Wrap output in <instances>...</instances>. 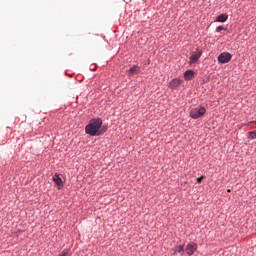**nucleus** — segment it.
Here are the masks:
<instances>
[{"instance_id": "15", "label": "nucleus", "mask_w": 256, "mask_h": 256, "mask_svg": "<svg viewBox=\"0 0 256 256\" xmlns=\"http://www.w3.org/2000/svg\"><path fill=\"white\" fill-rule=\"evenodd\" d=\"M203 179H205V176H200L197 178V183H202Z\"/></svg>"}, {"instance_id": "9", "label": "nucleus", "mask_w": 256, "mask_h": 256, "mask_svg": "<svg viewBox=\"0 0 256 256\" xmlns=\"http://www.w3.org/2000/svg\"><path fill=\"white\" fill-rule=\"evenodd\" d=\"M227 19H229V15L227 13L220 14L216 17L217 23H226Z\"/></svg>"}, {"instance_id": "7", "label": "nucleus", "mask_w": 256, "mask_h": 256, "mask_svg": "<svg viewBox=\"0 0 256 256\" xmlns=\"http://www.w3.org/2000/svg\"><path fill=\"white\" fill-rule=\"evenodd\" d=\"M52 181H54L55 185H57L58 189L63 188V179L59 176V174L55 173L52 177Z\"/></svg>"}, {"instance_id": "11", "label": "nucleus", "mask_w": 256, "mask_h": 256, "mask_svg": "<svg viewBox=\"0 0 256 256\" xmlns=\"http://www.w3.org/2000/svg\"><path fill=\"white\" fill-rule=\"evenodd\" d=\"M177 251L180 255H184L185 254V246L179 245Z\"/></svg>"}, {"instance_id": "3", "label": "nucleus", "mask_w": 256, "mask_h": 256, "mask_svg": "<svg viewBox=\"0 0 256 256\" xmlns=\"http://www.w3.org/2000/svg\"><path fill=\"white\" fill-rule=\"evenodd\" d=\"M233 59V55L229 52H222L220 55L217 57L218 63H221V65H225V63H229Z\"/></svg>"}, {"instance_id": "8", "label": "nucleus", "mask_w": 256, "mask_h": 256, "mask_svg": "<svg viewBox=\"0 0 256 256\" xmlns=\"http://www.w3.org/2000/svg\"><path fill=\"white\" fill-rule=\"evenodd\" d=\"M193 77H195V71H193V70H186L184 72V79H185V81H191V79H193Z\"/></svg>"}, {"instance_id": "10", "label": "nucleus", "mask_w": 256, "mask_h": 256, "mask_svg": "<svg viewBox=\"0 0 256 256\" xmlns=\"http://www.w3.org/2000/svg\"><path fill=\"white\" fill-rule=\"evenodd\" d=\"M139 66L138 65H134L132 66L129 70H128V75H137V73H139Z\"/></svg>"}, {"instance_id": "14", "label": "nucleus", "mask_w": 256, "mask_h": 256, "mask_svg": "<svg viewBox=\"0 0 256 256\" xmlns=\"http://www.w3.org/2000/svg\"><path fill=\"white\" fill-rule=\"evenodd\" d=\"M69 255V249H64L60 254L59 256H67Z\"/></svg>"}, {"instance_id": "17", "label": "nucleus", "mask_w": 256, "mask_h": 256, "mask_svg": "<svg viewBox=\"0 0 256 256\" xmlns=\"http://www.w3.org/2000/svg\"><path fill=\"white\" fill-rule=\"evenodd\" d=\"M227 193H231V189H227Z\"/></svg>"}, {"instance_id": "12", "label": "nucleus", "mask_w": 256, "mask_h": 256, "mask_svg": "<svg viewBox=\"0 0 256 256\" xmlns=\"http://www.w3.org/2000/svg\"><path fill=\"white\" fill-rule=\"evenodd\" d=\"M248 139H256V131L248 132Z\"/></svg>"}, {"instance_id": "16", "label": "nucleus", "mask_w": 256, "mask_h": 256, "mask_svg": "<svg viewBox=\"0 0 256 256\" xmlns=\"http://www.w3.org/2000/svg\"><path fill=\"white\" fill-rule=\"evenodd\" d=\"M256 121H250L248 124H246V127H249V125H255Z\"/></svg>"}, {"instance_id": "13", "label": "nucleus", "mask_w": 256, "mask_h": 256, "mask_svg": "<svg viewBox=\"0 0 256 256\" xmlns=\"http://www.w3.org/2000/svg\"><path fill=\"white\" fill-rule=\"evenodd\" d=\"M221 31H227V28L223 27V26H218L215 29L216 33H221Z\"/></svg>"}, {"instance_id": "1", "label": "nucleus", "mask_w": 256, "mask_h": 256, "mask_svg": "<svg viewBox=\"0 0 256 256\" xmlns=\"http://www.w3.org/2000/svg\"><path fill=\"white\" fill-rule=\"evenodd\" d=\"M108 130L109 126L107 124L103 125V119L100 117L92 118L85 126V133L86 135H90V137H101Z\"/></svg>"}, {"instance_id": "2", "label": "nucleus", "mask_w": 256, "mask_h": 256, "mask_svg": "<svg viewBox=\"0 0 256 256\" xmlns=\"http://www.w3.org/2000/svg\"><path fill=\"white\" fill-rule=\"evenodd\" d=\"M205 113H207V109H205V107L203 106H198L190 110L189 116L191 117V119H201V117H203Z\"/></svg>"}, {"instance_id": "6", "label": "nucleus", "mask_w": 256, "mask_h": 256, "mask_svg": "<svg viewBox=\"0 0 256 256\" xmlns=\"http://www.w3.org/2000/svg\"><path fill=\"white\" fill-rule=\"evenodd\" d=\"M185 251L188 256L194 255L195 251H197V243L191 242L186 245Z\"/></svg>"}, {"instance_id": "5", "label": "nucleus", "mask_w": 256, "mask_h": 256, "mask_svg": "<svg viewBox=\"0 0 256 256\" xmlns=\"http://www.w3.org/2000/svg\"><path fill=\"white\" fill-rule=\"evenodd\" d=\"M181 83H183V80L179 78H174L169 82L168 87L169 89H171V91H175L176 89H179V87H181Z\"/></svg>"}, {"instance_id": "4", "label": "nucleus", "mask_w": 256, "mask_h": 256, "mask_svg": "<svg viewBox=\"0 0 256 256\" xmlns=\"http://www.w3.org/2000/svg\"><path fill=\"white\" fill-rule=\"evenodd\" d=\"M201 55H203V50L197 48L196 53L193 52L191 56L189 57V65H193L201 59Z\"/></svg>"}]
</instances>
